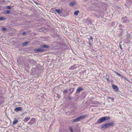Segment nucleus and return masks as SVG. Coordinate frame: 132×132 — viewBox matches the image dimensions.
Wrapping results in <instances>:
<instances>
[{"label": "nucleus", "mask_w": 132, "mask_h": 132, "mask_svg": "<svg viewBox=\"0 0 132 132\" xmlns=\"http://www.w3.org/2000/svg\"><path fill=\"white\" fill-rule=\"evenodd\" d=\"M86 117V115H83L82 116H79L78 118H77L76 119H75L74 120H73L72 121V122H74L78 121L80 119H83L84 118Z\"/></svg>", "instance_id": "1"}, {"label": "nucleus", "mask_w": 132, "mask_h": 132, "mask_svg": "<svg viewBox=\"0 0 132 132\" xmlns=\"http://www.w3.org/2000/svg\"><path fill=\"white\" fill-rule=\"evenodd\" d=\"M122 22L123 23H128L129 21V20L126 17H125L122 18Z\"/></svg>", "instance_id": "2"}, {"label": "nucleus", "mask_w": 132, "mask_h": 132, "mask_svg": "<svg viewBox=\"0 0 132 132\" xmlns=\"http://www.w3.org/2000/svg\"><path fill=\"white\" fill-rule=\"evenodd\" d=\"M45 50L43 48H39L36 49L35 50V51L36 52H41L44 51H45Z\"/></svg>", "instance_id": "3"}, {"label": "nucleus", "mask_w": 132, "mask_h": 132, "mask_svg": "<svg viewBox=\"0 0 132 132\" xmlns=\"http://www.w3.org/2000/svg\"><path fill=\"white\" fill-rule=\"evenodd\" d=\"M29 62L32 65H35L36 63V61L33 60H29Z\"/></svg>", "instance_id": "4"}, {"label": "nucleus", "mask_w": 132, "mask_h": 132, "mask_svg": "<svg viewBox=\"0 0 132 132\" xmlns=\"http://www.w3.org/2000/svg\"><path fill=\"white\" fill-rule=\"evenodd\" d=\"M104 121V119L103 118V117L99 119L98 121L97 122V123H101L102 122Z\"/></svg>", "instance_id": "5"}, {"label": "nucleus", "mask_w": 132, "mask_h": 132, "mask_svg": "<svg viewBox=\"0 0 132 132\" xmlns=\"http://www.w3.org/2000/svg\"><path fill=\"white\" fill-rule=\"evenodd\" d=\"M22 109L21 107L16 108H15L14 110L16 112H17L20 110H21Z\"/></svg>", "instance_id": "6"}, {"label": "nucleus", "mask_w": 132, "mask_h": 132, "mask_svg": "<svg viewBox=\"0 0 132 132\" xmlns=\"http://www.w3.org/2000/svg\"><path fill=\"white\" fill-rule=\"evenodd\" d=\"M94 16H97L98 17V16H100L101 14V13L99 12H96L95 13H94Z\"/></svg>", "instance_id": "7"}, {"label": "nucleus", "mask_w": 132, "mask_h": 132, "mask_svg": "<svg viewBox=\"0 0 132 132\" xmlns=\"http://www.w3.org/2000/svg\"><path fill=\"white\" fill-rule=\"evenodd\" d=\"M112 87L113 89H115L116 91H118L119 90L118 88L116 86L113 85H112Z\"/></svg>", "instance_id": "8"}, {"label": "nucleus", "mask_w": 132, "mask_h": 132, "mask_svg": "<svg viewBox=\"0 0 132 132\" xmlns=\"http://www.w3.org/2000/svg\"><path fill=\"white\" fill-rule=\"evenodd\" d=\"M82 89L80 87H78L76 90V92L77 93L81 91L82 90Z\"/></svg>", "instance_id": "9"}, {"label": "nucleus", "mask_w": 132, "mask_h": 132, "mask_svg": "<svg viewBox=\"0 0 132 132\" xmlns=\"http://www.w3.org/2000/svg\"><path fill=\"white\" fill-rule=\"evenodd\" d=\"M104 119V121L106 120H108L110 119V118L109 117H103Z\"/></svg>", "instance_id": "10"}, {"label": "nucleus", "mask_w": 132, "mask_h": 132, "mask_svg": "<svg viewBox=\"0 0 132 132\" xmlns=\"http://www.w3.org/2000/svg\"><path fill=\"white\" fill-rule=\"evenodd\" d=\"M18 122V120L15 119H14V120L13 121V125H15Z\"/></svg>", "instance_id": "11"}, {"label": "nucleus", "mask_w": 132, "mask_h": 132, "mask_svg": "<svg viewBox=\"0 0 132 132\" xmlns=\"http://www.w3.org/2000/svg\"><path fill=\"white\" fill-rule=\"evenodd\" d=\"M41 47L42 48H48L49 47V46L47 45H41Z\"/></svg>", "instance_id": "12"}, {"label": "nucleus", "mask_w": 132, "mask_h": 132, "mask_svg": "<svg viewBox=\"0 0 132 132\" xmlns=\"http://www.w3.org/2000/svg\"><path fill=\"white\" fill-rule=\"evenodd\" d=\"M75 4H76L75 2L73 1L71 2L70 3V5L71 6H72Z\"/></svg>", "instance_id": "13"}, {"label": "nucleus", "mask_w": 132, "mask_h": 132, "mask_svg": "<svg viewBox=\"0 0 132 132\" xmlns=\"http://www.w3.org/2000/svg\"><path fill=\"white\" fill-rule=\"evenodd\" d=\"M55 11L59 14H61L62 12V11H61L59 10L56 9Z\"/></svg>", "instance_id": "14"}, {"label": "nucleus", "mask_w": 132, "mask_h": 132, "mask_svg": "<svg viewBox=\"0 0 132 132\" xmlns=\"http://www.w3.org/2000/svg\"><path fill=\"white\" fill-rule=\"evenodd\" d=\"M101 129H103L106 128L105 127V124H103L101 125Z\"/></svg>", "instance_id": "15"}, {"label": "nucleus", "mask_w": 132, "mask_h": 132, "mask_svg": "<svg viewBox=\"0 0 132 132\" xmlns=\"http://www.w3.org/2000/svg\"><path fill=\"white\" fill-rule=\"evenodd\" d=\"M30 118L29 117H26L24 120V121L25 122L27 121L30 119Z\"/></svg>", "instance_id": "16"}, {"label": "nucleus", "mask_w": 132, "mask_h": 132, "mask_svg": "<svg viewBox=\"0 0 132 132\" xmlns=\"http://www.w3.org/2000/svg\"><path fill=\"white\" fill-rule=\"evenodd\" d=\"M4 13L5 14H9L10 13V11L9 10H6L4 11Z\"/></svg>", "instance_id": "17"}, {"label": "nucleus", "mask_w": 132, "mask_h": 132, "mask_svg": "<svg viewBox=\"0 0 132 132\" xmlns=\"http://www.w3.org/2000/svg\"><path fill=\"white\" fill-rule=\"evenodd\" d=\"M79 13V11H75V12L74 13V14L75 15H77Z\"/></svg>", "instance_id": "18"}, {"label": "nucleus", "mask_w": 132, "mask_h": 132, "mask_svg": "<svg viewBox=\"0 0 132 132\" xmlns=\"http://www.w3.org/2000/svg\"><path fill=\"white\" fill-rule=\"evenodd\" d=\"M5 19H6L5 18L4 16L0 17V20L4 21L5 20Z\"/></svg>", "instance_id": "19"}, {"label": "nucleus", "mask_w": 132, "mask_h": 132, "mask_svg": "<svg viewBox=\"0 0 132 132\" xmlns=\"http://www.w3.org/2000/svg\"><path fill=\"white\" fill-rule=\"evenodd\" d=\"M108 124L109 126L113 125V122H111L108 123Z\"/></svg>", "instance_id": "20"}, {"label": "nucleus", "mask_w": 132, "mask_h": 132, "mask_svg": "<svg viewBox=\"0 0 132 132\" xmlns=\"http://www.w3.org/2000/svg\"><path fill=\"white\" fill-rule=\"evenodd\" d=\"M28 43V42H26L23 43V45H27Z\"/></svg>", "instance_id": "21"}, {"label": "nucleus", "mask_w": 132, "mask_h": 132, "mask_svg": "<svg viewBox=\"0 0 132 132\" xmlns=\"http://www.w3.org/2000/svg\"><path fill=\"white\" fill-rule=\"evenodd\" d=\"M74 90V88H72L70 89V92H71V93Z\"/></svg>", "instance_id": "22"}, {"label": "nucleus", "mask_w": 132, "mask_h": 132, "mask_svg": "<svg viewBox=\"0 0 132 132\" xmlns=\"http://www.w3.org/2000/svg\"><path fill=\"white\" fill-rule=\"evenodd\" d=\"M105 127L106 128L109 127L108 123L105 124Z\"/></svg>", "instance_id": "23"}, {"label": "nucleus", "mask_w": 132, "mask_h": 132, "mask_svg": "<svg viewBox=\"0 0 132 132\" xmlns=\"http://www.w3.org/2000/svg\"><path fill=\"white\" fill-rule=\"evenodd\" d=\"M105 127L106 128L109 127L108 123L105 124Z\"/></svg>", "instance_id": "24"}, {"label": "nucleus", "mask_w": 132, "mask_h": 132, "mask_svg": "<svg viewBox=\"0 0 132 132\" xmlns=\"http://www.w3.org/2000/svg\"><path fill=\"white\" fill-rule=\"evenodd\" d=\"M2 31H4L7 30V28H2Z\"/></svg>", "instance_id": "25"}, {"label": "nucleus", "mask_w": 132, "mask_h": 132, "mask_svg": "<svg viewBox=\"0 0 132 132\" xmlns=\"http://www.w3.org/2000/svg\"><path fill=\"white\" fill-rule=\"evenodd\" d=\"M68 92V90H67L65 89L63 90V93L64 94L65 93H67Z\"/></svg>", "instance_id": "26"}, {"label": "nucleus", "mask_w": 132, "mask_h": 132, "mask_svg": "<svg viewBox=\"0 0 132 132\" xmlns=\"http://www.w3.org/2000/svg\"><path fill=\"white\" fill-rule=\"evenodd\" d=\"M93 42V41H92L90 40H89V43L90 45H92L91 43Z\"/></svg>", "instance_id": "27"}, {"label": "nucleus", "mask_w": 132, "mask_h": 132, "mask_svg": "<svg viewBox=\"0 0 132 132\" xmlns=\"http://www.w3.org/2000/svg\"><path fill=\"white\" fill-rule=\"evenodd\" d=\"M89 40H90L92 41H93V38L92 36H90V38L89 39Z\"/></svg>", "instance_id": "28"}, {"label": "nucleus", "mask_w": 132, "mask_h": 132, "mask_svg": "<svg viewBox=\"0 0 132 132\" xmlns=\"http://www.w3.org/2000/svg\"><path fill=\"white\" fill-rule=\"evenodd\" d=\"M11 6H7L6 7V8L7 9H11Z\"/></svg>", "instance_id": "29"}, {"label": "nucleus", "mask_w": 132, "mask_h": 132, "mask_svg": "<svg viewBox=\"0 0 132 132\" xmlns=\"http://www.w3.org/2000/svg\"><path fill=\"white\" fill-rule=\"evenodd\" d=\"M69 129L71 131V132H73V129L71 127H70Z\"/></svg>", "instance_id": "30"}, {"label": "nucleus", "mask_w": 132, "mask_h": 132, "mask_svg": "<svg viewBox=\"0 0 132 132\" xmlns=\"http://www.w3.org/2000/svg\"><path fill=\"white\" fill-rule=\"evenodd\" d=\"M115 73H116L117 74V75H118L119 76H121V75L119 73H118L117 72H115Z\"/></svg>", "instance_id": "31"}, {"label": "nucleus", "mask_w": 132, "mask_h": 132, "mask_svg": "<svg viewBox=\"0 0 132 132\" xmlns=\"http://www.w3.org/2000/svg\"><path fill=\"white\" fill-rule=\"evenodd\" d=\"M68 99H69V100H71L72 99V97H68Z\"/></svg>", "instance_id": "32"}, {"label": "nucleus", "mask_w": 132, "mask_h": 132, "mask_svg": "<svg viewBox=\"0 0 132 132\" xmlns=\"http://www.w3.org/2000/svg\"><path fill=\"white\" fill-rule=\"evenodd\" d=\"M131 0H127L126 1V2L127 3H129L130 1Z\"/></svg>", "instance_id": "33"}, {"label": "nucleus", "mask_w": 132, "mask_h": 132, "mask_svg": "<svg viewBox=\"0 0 132 132\" xmlns=\"http://www.w3.org/2000/svg\"><path fill=\"white\" fill-rule=\"evenodd\" d=\"M124 78L126 80H127L129 82V81L125 77H124Z\"/></svg>", "instance_id": "34"}, {"label": "nucleus", "mask_w": 132, "mask_h": 132, "mask_svg": "<svg viewBox=\"0 0 132 132\" xmlns=\"http://www.w3.org/2000/svg\"><path fill=\"white\" fill-rule=\"evenodd\" d=\"M26 34V32H24L22 33V34L23 35H24L25 34Z\"/></svg>", "instance_id": "35"}, {"label": "nucleus", "mask_w": 132, "mask_h": 132, "mask_svg": "<svg viewBox=\"0 0 132 132\" xmlns=\"http://www.w3.org/2000/svg\"><path fill=\"white\" fill-rule=\"evenodd\" d=\"M120 48H121V49L122 50V48L121 46V45H120Z\"/></svg>", "instance_id": "36"}, {"label": "nucleus", "mask_w": 132, "mask_h": 132, "mask_svg": "<svg viewBox=\"0 0 132 132\" xmlns=\"http://www.w3.org/2000/svg\"><path fill=\"white\" fill-rule=\"evenodd\" d=\"M111 98L112 99V100H114V98Z\"/></svg>", "instance_id": "37"}, {"label": "nucleus", "mask_w": 132, "mask_h": 132, "mask_svg": "<svg viewBox=\"0 0 132 132\" xmlns=\"http://www.w3.org/2000/svg\"><path fill=\"white\" fill-rule=\"evenodd\" d=\"M3 102V101H1V103H2Z\"/></svg>", "instance_id": "38"}, {"label": "nucleus", "mask_w": 132, "mask_h": 132, "mask_svg": "<svg viewBox=\"0 0 132 132\" xmlns=\"http://www.w3.org/2000/svg\"><path fill=\"white\" fill-rule=\"evenodd\" d=\"M107 80L108 81L109 80V79H107Z\"/></svg>", "instance_id": "39"}, {"label": "nucleus", "mask_w": 132, "mask_h": 132, "mask_svg": "<svg viewBox=\"0 0 132 132\" xmlns=\"http://www.w3.org/2000/svg\"><path fill=\"white\" fill-rule=\"evenodd\" d=\"M71 68L72 69V67Z\"/></svg>", "instance_id": "40"}, {"label": "nucleus", "mask_w": 132, "mask_h": 132, "mask_svg": "<svg viewBox=\"0 0 132 132\" xmlns=\"http://www.w3.org/2000/svg\"><path fill=\"white\" fill-rule=\"evenodd\" d=\"M36 4H38V3H36Z\"/></svg>", "instance_id": "41"}, {"label": "nucleus", "mask_w": 132, "mask_h": 132, "mask_svg": "<svg viewBox=\"0 0 132 132\" xmlns=\"http://www.w3.org/2000/svg\"><path fill=\"white\" fill-rule=\"evenodd\" d=\"M1 97V96H0V97Z\"/></svg>", "instance_id": "42"}]
</instances>
